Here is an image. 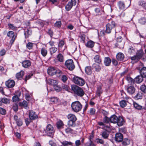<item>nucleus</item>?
<instances>
[{
    "label": "nucleus",
    "instance_id": "obj_1",
    "mask_svg": "<svg viewBox=\"0 0 146 146\" xmlns=\"http://www.w3.org/2000/svg\"><path fill=\"white\" fill-rule=\"evenodd\" d=\"M111 122L114 123H117L119 126L123 125L125 121L123 118L121 117H117L116 115H113L110 117Z\"/></svg>",
    "mask_w": 146,
    "mask_h": 146
},
{
    "label": "nucleus",
    "instance_id": "obj_2",
    "mask_svg": "<svg viewBox=\"0 0 146 146\" xmlns=\"http://www.w3.org/2000/svg\"><path fill=\"white\" fill-rule=\"evenodd\" d=\"M71 106L72 110L76 112L80 111L82 107L81 104L78 101L72 102Z\"/></svg>",
    "mask_w": 146,
    "mask_h": 146
},
{
    "label": "nucleus",
    "instance_id": "obj_3",
    "mask_svg": "<svg viewBox=\"0 0 146 146\" xmlns=\"http://www.w3.org/2000/svg\"><path fill=\"white\" fill-rule=\"evenodd\" d=\"M71 88L74 94L78 96H82V89L81 88L76 85H73L71 86Z\"/></svg>",
    "mask_w": 146,
    "mask_h": 146
},
{
    "label": "nucleus",
    "instance_id": "obj_4",
    "mask_svg": "<svg viewBox=\"0 0 146 146\" xmlns=\"http://www.w3.org/2000/svg\"><path fill=\"white\" fill-rule=\"evenodd\" d=\"M48 73L50 75L53 76L55 74H62V72L60 70H56L53 67H49L47 70Z\"/></svg>",
    "mask_w": 146,
    "mask_h": 146
},
{
    "label": "nucleus",
    "instance_id": "obj_5",
    "mask_svg": "<svg viewBox=\"0 0 146 146\" xmlns=\"http://www.w3.org/2000/svg\"><path fill=\"white\" fill-rule=\"evenodd\" d=\"M137 69L139 71L141 75L144 78L146 77V67L144 66V64L140 63L139 66L137 68Z\"/></svg>",
    "mask_w": 146,
    "mask_h": 146
},
{
    "label": "nucleus",
    "instance_id": "obj_6",
    "mask_svg": "<svg viewBox=\"0 0 146 146\" xmlns=\"http://www.w3.org/2000/svg\"><path fill=\"white\" fill-rule=\"evenodd\" d=\"M116 25L114 21H112L111 23L107 24L106 25V33H110L112 29L115 28Z\"/></svg>",
    "mask_w": 146,
    "mask_h": 146
},
{
    "label": "nucleus",
    "instance_id": "obj_7",
    "mask_svg": "<svg viewBox=\"0 0 146 146\" xmlns=\"http://www.w3.org/2000/svg\"><path fill=\"white\" fill-rule=\"evenodd\" d=\"M45 131L46 134L49 136H52L54 132V128L50 124H48L47 125L46 129Z\"/></svg>",
    "mask_w": 146,
    "mask_h": 146
},
{
    "label": "nucleus",
    "instance_id": "obj_8",
    "mask_svg": "<svg viewBox=\"0 0 146 146\" xmlns=\"http://www.w3.org/2000/svg\"><path fill=\"white\" fill-rule=\"evenodd\" d=\"M65 65L70 70H73L75 68L73 61L72 60L69 59L66 60L65 63Z\"/></svg>",
    "mask_w": 146,
    "mask_h": 146
},
{
    "label": "nucleus",
    "instance_id": "obj_9",
    "mask_svg": "<svg viewBox=\"0 0 146 146\" xmlns=\"http://www.w3.org/2000/svg\"><path fill=\"white\" fill-rule=\"evenodd\" d=\"M76 0H71L69 1L65 6V9L67 11H70L72 8L73 6L76 5Z\"/></svg>",
    "mask_w": 146,
    "mask_h": 146
},
{
    "label": "nucleus",
    "instance_id": "obj_10",
    "mask_svg": "<svg viewBox=\"0 0 146 146\" xmlns=\"http://www.w3.org/2000/svg\"><path fill=\"white\" fill-rule=\"evenodd\" d=\"M7 36L11 38L10 44L12 45L14 42L16 36L15 35L14 32L12 31H9L7 33Z\"/></svg>",
    "mask_w": 146,
    "mask_h": 146
},
{
    "label": "nucleus",
    "instance_id": "obj_11",
    "mask_svg": "<svg viewBox=\"0 0 146 146\" xmlns=\"http://www.w3.org/2000/svg\"><path fill=\"white\" fill-rule=\"evenodd\" d=\"M29 117L32 120H34L38 118V116L34 111L30 110L29 111Z\"/></svg>",
    "mask_w": 146,
    "mask_h": 146
},
{
    "label": "nucleus",
    "instance_id": "obj_12",
    "mask_svg": "<svg viewBox=\"0 0 146 146\" xmlns=\"http://www.w3.org/2000/svg\"><path fill=\"white\" fill-rule=\"evenodd\" d=\"M72 81L75 84L80 86H82V78L78 76H74Z\"/></svg>",
    "mask_w": 146,
    "mask_h": 146
},
{
    "label": "nucleus",
    "instance_id": "obj_13",
    "mask_svg": "<svg viewBox=\"0 0 146 146\" xmlns=\"http://www.w3.org/2000/svg\"><path fill=\"white\" fill-rule=\"evenodd\" d=\"M133 106L135 108L138 110H142L144 113L146 112V106L143 107L135 102H133Z\"/></svg>",
    "mask_w": 146,
    "mask_h": 146
},
{
    "label": "nucleus",
    "instance_id": "obj_14",
    "mask_svg": "<svg viewBox=\"0 0 146 146\" xmlns=\"http://www.w3.org/2000/svg\"><path fill=\"white\" fill-rule=\"evenodd\" d=\"M5 85L8 88H12L15 84V82L13 80H9L5 82Z\"/></svg>",
    "mask_w": 146,
    "mask_h": 146
},
{
    "label": "nucleus",
    "instance_id": "obj_15",
    "mask_svg": "<svg viewBox=\"0 0 146 146\" xmlns=\"http://www.w3.org/2000/svg\"><path fill=\"white\" fill-rule=\"evenodd\" d=\"M123 135L120 133H117L115 134V139L118 142H121L123 139Z\"/></svg>",
    "mask_w": 146,
    "mask_h": 146
},
{
    "label": "nucleus",
    "instance_id": "obj_16",
    "mask_svg": "<svg viewBox=\"0 0 146 146\" xmlns=\"http://www.w3.org/2000/svg\"><path fill=\"white\" fill-rule=\"evenodd\" d=\"M122 40V38L121 36H119L117 39V47L120 49L123 48L124 46V44L123 43H121Z\"/></svg>",
    "mask_w": 146,
    "mask_h": 146
},
{
    "label": "nucleus",
    "instance_id": "obj_17",
    "mask_svg": "<svg viewBox=\"0 0 146 146\" xmlns=\"http://www.w3.org/2000/svg\"><path fill=\"white\" fill-rule=\"evenodd\" d=\"M31 62L29 60H25L23 61L22 66L25 68H27L30 67L31 65Z\"/></svg>",
    "mask_w": 146,
    "mask_h": 146
},
{
    "label": "nucleus",
    "instance_id": "obj_18",
    "mask_svg": "<svg viewBox=\"0 0 146 146\" xmlns=\"http://www.w3.org/2000/svg\"><path fill=\"white\" fill-rule=\"evenodd\" d=\"M127 91L129 94L132 95L135 93V89L134 86H131L127 88Z\"/></svg>",
    "mask_w": 146,
    "mask_h": 146
},
{
    "label": "nucleus",
    "instance_id": "obj_19",
    "mask_svg": "<svg viewBox=\"0 0 146 146\" xmlns=\"http://www.w3.org/2000/svg\"><path fill=\"white\" fill-rule=\"evenodd\" d=\"M144 78L140 74V75L137 76L135 78V82L137 83H140L143 81Z\"/></svg>",
    "mask_w": 146,
    "mask_h": 146
},
{
    "label": "nucleus",
    "instance_id": "obj_20",
    "mask_svg": "<svg viewBox=\"0 0 146 146\" xmlns=\"http://www.w3.org/2000/svg\"><path fill=\"white\" fill-rule=\"evenodd\" d=\"M32 34V30L30 28L27 29V30L24 32V35L26 38H28Z\"/></svg>",
    "mask_w": 146,
    "mask_h": 146
},
{
    "label": "nucleus",
    "instance_id": "obj_21",
    "mask_svg": "<svg viewBox=\"0 0 146 146\" xmlns=\"http://www.w3.org/2000/svg\"><path fill=\"white\" fill-rule=\"evenodd\" d=\"M143 50L141 49L137 51L136 54V55L139 60L143 56Z\"/></svg>",
    "mask_w": 146,
    "mask_h": 146
},
{
    "label": "nucleus",
    "instance_id": "obj_22",
    "mask_svg": "<svg viewBox=\"0 0 146 146\" xmlns=\"http://www.w3.org/2000/svg\"><path fill=\"white\" fill-rule=\"evenodd\" d=\"M117 59L118 61H122L124 58V55L121 52H119L117 53L116 56Z\"/></svg>",
    "mask_w": 146,
    "mask_h": 146
},
{
    "label": "nucleus",
    "instance_id": "obj_23",
    "mask_svg": "<svg viewBox=\"0 0 146 146\" xmlns=\"http://www.w3.org/2000/svg\"><path fill=\"white\" fill-rule=\"evenodd\" d=\"M94 61L99 64H100L102 62L100 56L98 55H96L94 58Z\"/></svg>",
    "mask_w": 146,
    "mask_h": 146
},
{
    "label": "nucleus",
    "instance_id": "obj_24",
    "mask_svg": "<svg viewBox=\"0 0 146 146\" xmlns=\"http://www.w3.org/2000/svg\"><path fill=\"white\" fill-rule=\"evenodd\" d=\"M56 125L57 129H60L63 128L64 124L62 121L59 120L56 123Z\"/></svg>",
    "mask_w": 146,
    "mask_h": 146
},
{
    "label": "nucleus",
    "instance_id": "obj_25",
    "mask_svg": "<svg viewBox=\"0 0 146 146\" xmlns=\"http://www.w3.org/2000/svg\"><path fill=\"white\" fill-rule=\"evenodd\" d=\"M24 74V71L22 70L16 74V77L17 79L19 80H21Z\"/></svg>",
    "mask_w": 146,
    "mask_h": 146
},
{
    "label": "nucleus",
    "instance_id": "obj_26",
    "mask_svg": "<svg viewBox=\"0 0 146 146\" xmlns=\"http://www.w3.org/2000/svg\"><path fill=\"white\" fill-rule=\"evenodd\" d=\"M122 144L124 146H127L129 144L130 140L127 138L123 139L122 141Z\"/></svg>",
    "mask_w": 146,
    "mask_h": 146
},
{
    "label": "nucleus",
    "instance_id": "obj_27",
    "mask_svg": "<svg viewBox=\"0 0 146 146\" xmlns=\"http://www.w3.org/2000/svg\"><path fill=\"white\" fill-rule=\"evenodd\" d=\"M143 94L141 92H138L134 96V98L137 100L141 99L143 98Z\"/></svg>",
    "mask_w": 146,
    "mask_h": 146
},
{
    "label": "nucleus",
    "instance_id": "obj_28",
    "mask_svg": "<svg viewBox=\"0 0 146 146\" xmlns=\"http://www.w3.org/2000/svg\"><path fill=\"white\" fill-rule=\"evenodd\" d=\"M67 118L69 120V121H76L77 119L76 117L74 115L70 113L68 115Z\"/></svg>",
    "mask_w": 146,
    "mask_h": 146
},
{
    "label": "nucleus",
    "instance_id": "obj_29",
    "mask_svg": "<svg viewBox=\"0 0 146 146\" xmlns=\"http://www.w3.org/2000/svg\"><path fill=\"white\" fill-rule=\"evenodd\" d=\"M57 60L60 62H63L64 61V58L61 53H59L56 56Z\"/></svg>",
    "mask_w": 146,
    "mask_h": 146
},
{
    "label": "nucleus",
    "instance_id": "obj_30",
    "mask_svg": "<svg viewBox=\"0 0 146 146\" xmlns=\"http://www.w3.org/2000/svg\"><path fill=\"white\" fill-rule=\"evenodd\" d=\"M111 62V60L109 57H106L105 58L104 63L106 66H109Z\"/></svg>",
    "mask_w": 146,
    "mask_h": 146
},
{
    "label": "nucleus",
    "instance_id": "obj_31",
    "mask_svg": "<svg viewBox=\"0 0 146 146\" xmlns=\"http://www.w3.org/2000/svg\"><path fill=\"white\" fill-rule=\"evenodd\" d=\"M103 90L102 87L100 86H98L97 88L96 94L98 96H100L101 94L102 93Z\"/></svg>",
    "mask_w": 146,
    "mask_h": 146
},
{
    "label": "nucleus",
    "instance_id": "obj_32",
    "mask_svg": "<svg viewBox=\"0 0 146 146\" xmlns=\"http://www.w3.org/2000/svg\"><path fill=\"white\" fill-rule=\"evenodd\" d=\"M101 135L104 139H107L109 135V133L107 131H102L101 132Z\"/></svg>",
    "mask_w": 146,
    "mask_h": 146
},
{
    "label": "nucleus",
    "instance_id": "obj_33",
    "mask_svg": "<svg viewBox=\"0 0 146 146\" xmlns=\"http://www.w3.org/2000/svg\"><path fill=\"white\" fill-rule=\"evenodd\" d=\"M48 81V83L50 84L53 85V86L57 85L58 84V82L57 81L52 79H49Z\"/></svg>",
    "mask_w": 146,
    "mask_h": 146
},
{
    "label": "nucleus",
    "instance_id": "obj_34",
    "mask_svg": "<svg viewBox=\"0 0 146 146\" xmlns=\"http://www.w3.org/2000/svg\"><path fill=\"white\" fill-rule=\"evenodd\" d=\"M92 67L97 72H99L101 70V67L99 64L94 63L93 64Z\"/></svg>",
    "mask_w": 146,
    "mask_h": 146
},
{
    "label": "nucleus",
    "instance_id": "obj_35",
    "mask_svg": "<svg viewBox=\"0 0 146 146\" xmlns=\"http://www.w3.org/2000/svg\"><path fill=\"white\" fill-rule=\"evenodd\" d=\"M138 5L142 7L143 8L146 9V2L143 1H139L138 2Z\"/></svg>",
    "mask_w": 146,
    "mask_h": 146
},
{
    "label": "nucleus",
    "instance_id": "obj_36",
    "mask_svg": "<svg viewBox=\"0 0 146 146\" xmlns=\"http://www.w3.org/2000/svg\"><path fill=\"white\" fill-rule=\"evenodd\" d=\"M41 54L43 56L45 57L47 54V50L44 48H42L41 50Z\"/></svg>",
    "mask_w": 146,
    "mask_h": 146
},
{
    "label": "nucleus",
    "instance_id": "obj_37",
    "mask_svg": "<svg viewBox=\"0 0 146 146\" xmlns=\"http://www.w3.org/2000/svg\"><path fill=\"white\" fill-rule=\"evenodd\" d=\"M94 43L93 41L90 40L87 42L86 44V46L89 48H92L94 45Z\"/></svg>",
    "mask_w": 146,
    "mask_h": 146
},
{
    "label": "nucleus",
    "instance_id": "obj_38",
    "mask_svg": "<svg viewBox=\"0 0 146 146\" xmlns=\"http://www.w3.org/2000/svg\"><path fill=\"white\" fill-rule=\"evenodd\" d=\"M8 26L9 29H11L13 31L16 30L17 28L14 24L10 23L8 24Z\"/></svg>",
    "mask_w": 146,
    "mask_h": 146
},
{
    "label": "nucleus",
    "instance_id": "obj_39",
    "mask_svg": "<svg viewBox=\"0 0 146 146\" xmlns=\"http://www.w3.org/2000/svg\"><path fill=\"white\" fill-rule=\"evenodd\" d=\"M19 105L23 107L25 109L27 108V102L25 101H23L22 102L20 103Z\"/></svg>",
    "mask_w": 146,
    "mask_h": 146
},
{
    "label": "nucleus",
    "instance_id": "obj_40",
    "mask_svg": "<svg viewBox=\"0 0 146 146\" xmlns=\"http://www.w3.org/2000/svg\"><path fill=\"white\" fill-rule=\"evenodd\" d=\"M21 95V93H19L18 95H15L12 98L13 101V102L19 101V97Z\"/></svg>",
    "mask_w": 146,
    "mask_h": 146
},
{
    "label": "nucleus",
    "instance_id": "obj_41",
    "mask_svg": "<svg viewBox=\"0 0 146 146\" xmlns=\"http://www.w3.org/2000/svg\"><path fill=\"white\" fill-rule=\"evenodd\" d=\"M133 17L130 15H128L124 18L125 21L126 22H129L132 20Z\"/></svg>",
    "mask_w": 146,
    "mask_h": 146
},
{
    "label": "nucleus",
    "instance_id": "obj_42",
    "mask_svg": "<svg viewBox=\"0 0 146 146\" xmlns=\"http://www.w3.org/2000/svg\"><path fill=\"white\" fill-rule=\"evenodd\" d=\"M85 71L86 73L88 74H90L92 73V71L91 67L86 66L85 68Z\"/></svg>",
    "mask_w": 146,
    "mask_h": 146
},
{
    "label": "nucleus",
    "instance_id": "obj_43",
    "mask_svg": "<svg viewBox=\"0 0 146 146\" xmlns=\"http://www.w3.org/2000/svg\"><path fill=\"white\" fill-rule=\"evenodd\" d=\"M121 93L122 98L123 99L127 100L129 99V97L126 95L125 92L122 91Z\"/></svg>",
    "mask_w": 146,
    "mask_h": 146
},
{
    "label": "nucleus",
    "instance_id": "obj_44",
    "mask_svg": "<svg viewBox=\"0 0 146 146\" xmlns=\"http://www.w3.org/2000/svg\"><path fill=\"white\" fill-rule=\"evenodd\" d=\"M50 101L51 104H54L58 102V98L56 97H52L50 98Z\"/></svg>",
    "mask_w": 146,
    "mask_h": 146
},
{
    "label": "nucleus",
    "instance_id": "obj_45",
    "mask_svg": "<svg viewBox=\"0 0 146 146\" xmlns=\"http://www.w3.org/2000/svg\"><path fill=\"white\" fill-rule=\"evenodd\" d=\"M118 5L120 9H123L125 8V5L123 2L119 1L118 2Z\"/></svg>",
    "mask_w": 146,
    "mask_h": 146
},
{
    "label": "nucleus",
    "instance_id": "obj_46",
    "mask_svg": "<svg viewBox=\"0 0 146 146\" xmlns=\"http://www.w3.org/2000/svg\"><path fill=\"white\" fill-rule=\"evenodd\" d=\"M75 121L69 120L68 122V126L70 127H74L76 125Z\"/></svg>",
    "mask_w": 146,
    "mask_h": 146
},
{
    "label": "nucleus",
    "instance_id": "obj_47",
    "mask_svg": "<svg viewBox=\"0 0 146 146\" xmlns=\"http://www.w3.org/2000/svg\"><path fill=\"white\" fill-rule=\"evenodd\" d=\"M50 53L51 55L52 54L55 53L57 50V48L55 47H52L50 48Z\"/></svg>",
    "mask_w": 146,
    "mask_h": 146
},
{
    "label": "nucleus",
    "instance_id": "obj_48",
    "mask_svg": "<svg viewBox=\"0 0 146 146\" xmlns=\"http://www.w3.org/2000/svg\"><path fill=\"white\" fill-rule=\"evenodd\" d=\"M139 23L142 25H144L146 23V19L145 17L140 18L139 20Z\"/></svg>",
    "mask_w": 146,
    "mask_h": 146
},
{
    "label": "nucleus",
    "instance_id": "obj_49",
    "mask_svg": "<svg viewBox=\"0 0 146 146\" xmlns=\"http://www.w3.org/2000/svg\"><path fill=\"white\" fill-rule=\"evenodd\" d=\"M140 89L143 92L146 94V86L145 85H141L140 87Z\"/></svg>",
    "mask_w": 146,
    "mask_h": 146
},
{
    "label": "nucleus",
    "instance_id": "obj_50",
    "mask_svg": "<svg viewBox=\"0 0 146 146\" xmlns=\"http://www.w3.org/2000/svg\"><path fill=\"white\" fill-rule=\"evenodd\" d=\"M64 146H68V145H72V143L70 142H68L66 141H64L61 143Z\"/></svg>",
    "mask_w": 146,
    "mask_h": 146
},
{
    "label": "nucleus",
    "instance_id": "obj_51",
    "mask_svg": "<svg viewBox=\"0 0 146 146\" xmlns=\"http://www.w3.org/2000/svg\"><path fill=\"white\" fill-rule=\"evenodd\" d=\"M127 80L128 82L130 83L131 85L133 84L135 82L134 80L130 77H127Z\"/></svg>",
    "mask_w": 146,
    "mask_h": 146
},
{
    "label": "nucleus",
    "instance_id": "obj_52",
    "mask_svg": "<svg viewBox=\"0 0 146 146\" xmlns=\"http://www.w3.org/2000/svg\"><path fill=\"white\" fill-rule=\"evenodd\" d=\"M65 132L66 133H73L74 132V130L69 127H67L66 129L65 130Z\"/></svg>",
    "mask_w": 146,
    "mask_h": 146
},
{
    "label": "nucleus",
    "instance_id": "obj_53",
    "mask_svg": "<svg viewBox=\"0 0 146 146\" xmlns=\"http://www.w3.org/2000/svg\"><path fill=\"white\" fill-rule=\"evenodd\" d=\"M120 106L123 108L125 107L127 105V103L126 101L124 100L121 101L119 102Z\"/></svg>",
    "mask_w": 146,
    "mask_h": 146
},
{
    "label": "nucleus",
    "instance_id": "obj_54",
    "mask_svg": "<svg viewBox=\"0 0 146 146\" xmlns=\"http://www.w3.org/2000/svg\"><path fill=\"white\" fill-rule=\"evenodd\" d=\"M54 90L57 92H59L62 90L61 88L57 85L54 86Z\"/></svg>",
    "mask_w": 146,
    "mask_h": 146
},
{
    "label": "nucleus",
    "instance_id": "obj_55",
    "mask_svg": "<svg viewBox=\"0 0 146 146\" xmlns=\"http://www.w3.org/2000/svg\"><path fill=\"white\" fill-rule=\"evenodd\" d=\"M103 121L106 123H108L110 122H111L110 117V118H109L107 116H105L103 119Z\"/></svg>",
    "mask_w": 146,
    "mask_h": 146
},
{
    "label": "nucleus",
    "instance_id": "obj_56",
    "mask_svg": "<svg viewBox=\"0 0 146 146\" xmlns=\"http://www.w3.org/2000/svg\"><path fill=\"white\" fill-rule=\"evenodd\" d=\"M6 113V111L4 108L0 107V114L3 115H5Z\"/></svg>",
    "mask_w": 146,
    "mask_h": 146
},
{
    "label": "nucleus",
    "instance_id": "obj_57",
    "mask_svg": "<svg viewBox=\"0 0 146 146\" xmlns=\"http://www.w3.org/2000/svg\"><path fill=\"white\" fill-rule=\"evenodd\" d=\"M27 48L29 50L31 49L33 47V43L29 42L26 45Z\"/></svg>",
    "mask_w": 146,
    "mask_h": 146
},
{
    "label": "nucleus",
    "instance_id": "obj_58",
    "mask_svg": "<svg viewBox=\"0 0 146 146\" xmlns=\"http://www.w3.org/2000/svg\"><path fill=\"white\" fill-rule=\"evenodd\" d=\"M61 25V21H57L54 24V26L56 27L59 28Z\"/></svg>",
    "mask_w": 146,
    "mask_h": 146
},
{
    "label": "nucleus",
    "instance_id": "obj_59",
    "mask_svg": "<svg viewBox=\"0 0 146 146\" xmlns=\"http://www.w3.org/2000/svg\"><path fill=\"white\" fill-rule=\"evenodd\" d=\"M62 87L63 89H64L68 91L69 92L70 90V88L66 85H63L62 86Z\"/></svg>",
    "mask_w": 146,
    "mask_h": 146
},
{
    "label": "nucleus",
    "instance_id": "obj_60",
    "mask_svg": "<svg viewBox=\"0 0 146 146\" xmlns=\"http://www.w3.org/2000/svg\"><path fill=\"white\" fill-rule=\"evenodd\" d=\"M1 101L3 103L5 104H7L9 102V100L5 98H3L1 99Z\"/></svg>",
    "mask_w": 146,
    "mask_h": 146
},
{
    "label": "nucleus",
    "instance_id": "obj_61",
    "mask_svg": "<svg viewBox=\"0 0 146 146\" xmlns=\"http://www.w3.org/2000/svg\"><path fill=\"white\" fill-rule=\"evenodd\" d=\"M16 123L17 125L19 126H21L23 124V122L21 119L19 118V120L17 121L16 122Z\"/></svg>",
    "mask_w": 146,
    "mask_h": 146
},
{
    "label": "nucleus",
    "instance_id": "obj_62",
    "mask_svg": "<svg viewBox=\"0 0 146 146\" xmlns=\"http://www.w3.org/2000/svg\"><path fill=\"white\" fill-rule=\"evenodd\" d=\"M12 108L14 111L16 112L18 110V106L17 104H15L13 105Z\"/></svg>",
    "mask_w": 146,
    "mask_h": 146
},
{
    "label": "nucleus",
    "instance_id": "obj_63",
    "mask_svg": "<svg viewBox=\"0 0 146 146\" xmlns=\"http://www.w3.org/2000/svg\"><path fill=\"white\" fill-rule=\"evenodd\" d=\"M47 32L50 36V37L52 38L53 35V32L52 31L51 29H49L48 30Z\"/></svg>",
    "mask_w": 146,
    "mask_h": 146
},
{
    "label": "nucleus",
    "instance_id": "obj_64",
    "mask_svg": "<svg viewBox=\"0 0 146 146\" xmlns=\"http://www.w3.org/2000/svg\"><path fill=\"white\" fill-rule=\"evenodd\" d=\"M86 146H96L94 143L91 140L90 142L86 143L85 144Z\"/></svg>",
    "mask_w": 146,
    "mask_h": 146
}]
</instances>
